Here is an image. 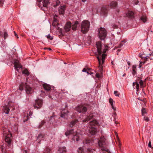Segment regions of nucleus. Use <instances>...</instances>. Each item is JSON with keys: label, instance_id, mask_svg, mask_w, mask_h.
<instances>
[{"label": "nucleus", "instance_id": "72a5a7b5", "mask_svg": "<svg viewBox=\"0 0 153 153\" xmlns=\"http://www.w3.org/2000/svg\"><path fill=\"white\" fill-rule=\"evenodd\" d=\"M45 122L44 121H42L41 123L39 124V125L38 126V128H40L41 127H42V126L44 125V124L45 123Z\"/></svg>", "mask_w": 153, "mask_h": 153}, {"label": "nucleus", "instance_id": "f03ea898", "mask_svg": "<svg viewBox=\"0 0 153 153\" xmlns=\"http://www.w3.org/2000/svg\"><path fill=\"white\" fill-rule=\"evenodd\" d=\"M3 135L5 137V141L9 145L11 141L12 134L7 126L2 128Z\"/></svg>", "mask_w": 153, "mask_h": 153}, {"label": "nucleus", "instance_id": "6e6552de", "mask_svg": "<svg viewBox=\"0 0 153 153\" xmlns=\"http://www.w3.org/2000/svg\"><path fill=\"white\" fill-rule=\"evenodd\" d=\"M13 63L14 65V67H15V69L18 72L19 71V70L20 68H22V66L18 60H14L13 61Z\"/></svg>", "mask_w": 153, "mask_h": 153}, {"label": "nucleus", "instance_id": "4468645a", "mask_svg": "<svg viewBox=\"0 0 153 153\" xmlns=\"http://www.w3.org/2000/svg\"><path fill=\"white\" fill-rule=\"evenodd\" d=\"M71 23L70 22H68L65 25L64 29L66 32L69 31L71 27Z\"/></svg>", "mask_w": 153, "mask_h": 153}, {"label": "nucleus", "instance_id": "603ef678", "mask_svg": "<svg viewBox=\"0 0 153 153\" xmlns=\"http://www.w3.org/2000/svg\"><path fill=\"white\" fill-rule=\"evenodd\" d=\"M88 150L90 152H93V150L92 149H88Z\"/></svg>", "mask_w": 153, "mask_h": 153}, {"label": "nucleus", "instance_id": "0e129e2a", "mask_svg": "<svg viewBox=\"0 0 153 153\" xmlns=\"http://www.w3.org/2000/svg\"><path fill=\"white\" fill-rule=\"evenodd\" d=\"M38 1L39 2H40L41 1V0H38Z\"/></svg>", "mask_w": 153, "mask_h": 153}, {"label": "nucleus", "instance_id": "c9c22d12", "mask_svg": "<svg viewBox=\"0 0 153 153\" xmlns=\"http://www.w3.org/2000/svg\"><path fill=\"white\" fill-rule=\"evenodd\" d=\"M146 113V110L145 108H142V115H144Z\"/></svg>", "mask_w": 153, "mask_h": 153}, {"label": "nucleus", "instance_id": "473e14b6", "mask_svg": "<svg viewBox=\"0 0 153 153\" xmlns=\"http://www.w3.org/2000/svg\"><path fill=\"white\" fill-rule=\"evenodd\" d=\"M22 74H26L27 76L29 74V72L27 69H25L22 71Z\"/></svg>", "mask_w": 153, "mask_h": 153}, {"label": "nucleus", "instance_id": "69168bd1", "mask_svg": "<svg viewBox=\"0 0 153 153\" xmlns=\"http://www.w3.org/2000/svg\"><path fill=\"white\" fill-rule=\"evenodd\" d=\"M54 21H56V19L54 18Z\"/></svg>", "mask_w": 153, "mask_h": 153}, {"label": "nucleus", "instance_id": "a19ab883", "mask_svg": "<svg viewBox=\"0 0 153 153\" xmlns=\"http://www.w3.org/2000/svg\"><path fill=\"white\" fill-rule=\"evenodd\" d=\"M47 38L48 39H49L51 40H52L53 39V38L51 36L50 34H48L47 36H46Z\"/></svg>", "mask_w": 153, "mask_h": 153}, {"label": "nucleus", "instance_id": "e2e57ef3", "mask_svg": "<svg viewBox=\"0 0 153 153\" xmlns=\"http://www.w3.org/2000/svg\"><path fill=\"white\" fill-rule=\"evenodd\" d=\"M126 75V74H124L123 75V76H124Z\"/></svg>", "mask_w": 153, "mask_h": 153}, {"label": "nucleus", "instance_id": "7c9ffc66", "mask_svg": "<svg viewBox=\"0 0 153 153\" xmlns=\"http://www.w3.org/2000/svg\"><path fill=\"white\" fill-rule=\"evenodd\" d=\"M132 74L134 75H135V74L136 73V67L135 66L133 65L132 67Z\"/></svg>", "mask_w": 153, "mask_h": 153}, {"label": "nucleus", "instance_id": "052dcab7", "mask_svg": "<svg viewBox=\"0 0 153 153\" xmlns=\"http://www.w3.org/2000/svg\"><path fill=\"white\" fill-rule=\"evenodd\" d=\"M48 50H49L51 51L52 50V49H51V48H48Z\"/></svg>", "mask_w": 153, "mask_h": 153}, {"label": "nucleus", "instance_id": "423d86ee", "mask_svg": "<svg viewBox=\"0 0 153 153\" xmlns=\"http://www.w3.org/2000/svg\"><path fill=\"white\" fill-rule=\"evenodd\" d=\"M105 138L104 137H102L100 140L98 141L99 146L100 147H103L105 145ZM101 149L102 151H106L105 148H102Z\"/></svg>", "mask_w": 153, "mask_h": 153}, {"label": "nucleus", "instance_id": "f8f14e48", "mask_svg": "<svg viewBox=\"0 0 153 153\" xmlns=\"http://www.w3.org/2000/svg\"><path fill=\"white\" fill-rule=\"evenodd\" d=\"M10 111L9 104L7 105H4L3 107V111L6 114H8Z\"/></svg>", "mask_w": 153, "mask_h": 153}, {"label": "nucleus", "instance_id": "9b49d317", "mask_svg": "<svg viewBox=\"0 0 153 153\" xmlns=\"http://www.w3.org/2000/svg\"><path fill=\"white\" fill-rule=\"evenodd\" d=\"M89 131V133L92 135L95 134L97 132V129L93 126H91V127H90Z\"/></svg>", "mask_w": 153, "mask_h": 153}, {"label": "nucleus", "instance_id": "58836bf2", "mask_svg": "<svg viewBox=\"0 0 153 153\" xmlns=\"http://www.w3.org/2000/svg\"><path fill=\"white\" fill-rule=\"evenodd\" d=\"M90 142V141L88 139H85V140L83 141V143L85 144H88Z\"/></svg>", "mask_w": 153, "mask_h": 153}, {"label": "nucleus", "instance_id": "a878e982", "mask_svg": "<svg viewBox=\"0 0 153 153\" xmlns=\"http://www.w3.org/2000/svg\"><path fill=\"white\" fill-rule=\"evenodd\" d=\"M78 24L79 23L78 21H76L75 22L74 24L72 26V29L73 30H75L76 29L77 26Z\"/></svg>", "mask_w": 153, "mask_h": 153}, {"label": "nucleus", "instance_id": "8fccbe9b", "mask_svg": "<svg viewBox=\"0 0 153 153\" xmlns=\"http://www.w3.org/2000/svg\"><path fill=\"white\" fill-rule=\"evenodd\" d=\"M96 76L97 78H99L100 77V75L98 73H97L96 74Z\"/></svg>", "mask_w": 153, "mask_h": 153}, {"label": "nucleus", "instance_id": "c03bdc74", "mask_svg": "<svg viewBox=\"0 0 153 153\" xmlns=\"http://www.w3.org/2000/svg\"><path fill=\"white\" fill-rule=\"evenodd\" d=\"M89 70L90 68H88L86 69L85 68H84L82 70V71L83 72H86L87 71H89Z\"/></svg>", "mask_w": 153, "mask_h": 153}, {"label": "nucleus", "instance_id": "2f4dec72", "mask_svg": "<svg viewBox=\"0 0 153 153\" xmlns=\"http://www.w3.org/2000/svg\"><path fill=\"white\" fill-rule=\"evenodd\" d=\"M55 120L54 117L53 116H51L50 119V123L53 124V121Z\"/></svg>", "mask_w": 153, "mask_h": 153}, {"label": "nucleus", "instance_id": "e433bc0d", "mask_svg": "<svg viewBox=\"0 0 153 153\" xmlns=\"http://www.w3.org/2000/svg\"><path fill=\"white\" fill-rule=\"evenodd\" d=\"M43 153H51V150L48 148H47Z\"/></svg>", "mask_w": 153, "mask_h": 153}, {"label": "nucleus", "instance_id": "de8ad7c7", "mask_svg": "<svg viewBox=\"0 0 153 153\" xmlns=\"http://www.w3.org/2000/svg\"><path fill=\"white\" fill-rule=\"evenodd\" d=\"M4 0H1L0 1V4L1 6H3V4L4 2Z\"/></svg>", "mask_w": 153, "mask_h": 153}, {"label": "nucleus", "instance_id": "412c9836", "mask_svg": "<svg viewBox=\"0 0 153 153\" xmlns=\"http://www.w3.org/2000/svg\"><path fill=\"white\" fill-rule=\"evenodd\" d=\"M113 100L111 98H110L109 100V102L110 103L112 108L114 110V111H116V108L113 105Z\"/></svg>", "mask_w": 153, "mask_h": 153}, {"label": "nucleus", "instance_id": "5701e85b", "mask_svg": "<svg viewBox=\"0 0 153 153\" xmlns=\"http://www.w3.org/2000/svg\"><path fill=\"white\" fill-rule=\"evenodd\" d=\"M78 120H75L72 121L70 123L69 126L70 127H72L74 126L76 123H77Z\"/></svg>", "mask_w": 153, "mask_h": 153}, {"label": "nucleus", "instance_id": "13d9d810", "mask_svg": "<svg viewBox=\"0 0 153 153\" xmlns=\"http://www.w3.org/2000/svg\"><path fill=\"white\" fill-rule=\"evenodd\" d=\"M86 1V0H82V1L83 2H85V1Z\"/></svg>", "mask_w": 153, "mask_h": 153}, {"label": "nucleus", "instance_id": "6ab92c4d", "mask_svg": "<svg viewBox=\"0 0 153 153\" xmlns=\"http://www.w3.org/2000/svg\"><path fill=\"white\" fill-rule=\"evenodd\" d=\"M50 0H44L43 1V6L46 8L48 7V5L50 4Z\"/></svg>", "mask_w": 153, "mask_h": 153}, {"label": "nucleus", "instance_id": "864d4df0", "mask_svg": "<svg viewBox=\"0 0 153 153\" xmlns=\"http://www.w3.org/2000/svg\"><path fill=\"white\" fill-rule=\"evenodd\" d=\"M113 115H114L115 116H116L117 115L116 113L115 112H114Z\"/></svg>", "mask_w": 153, "mask_h": 153}, {"label": "nucleus", "instance_id": "338daca9", "mask_svg": "<svg viewBox=\"0 0 153 153\" xmlns=\"http://www.w3.org/2000/svg\"><path fill=\"white\" fill-rule=\"evenodd\" d=\"M25 153H27V151L26 150L25 151Z\"/></svg>", "mask_w": 153, "mask_h": 153}, {"label": "nucleus", "instance_id": "a18cd8bd", "mask_svg": "<svg viewBox=\"0 0 153 153\" xmlns=\"http://www.w3.org/2000/svg\"><path fill=\"white\" fill-rule=\"evenodd\" d=\"M144 120L145 121L148 122L149 120V118L147 117H144Z\"/></svg>", "mask_w": 153, "mask_h": 153}, {"label": "nucleus", "instance_id": "7ed1b4c3", "mask_svg": "<svg viewBox=\"0 0 153 153\" xmlns=\"http://www.w3.org/2000/svg\"><path fill=\"white\" fill-rule=\"evenodd\" d=\"M98 37L100 40H104L105 38L107 32L105 28L103 27H100L98 30Z\"/></svg>", "mask_w": 153, "mask_h": 153}, {"label": "nucleus", "instance_id": "c85d7f7f", "mask_svg": "<svg viewBox=\"0 0 153 153\" xmlns=\"http://www.w3.org/2000/svg\"><path fill=\"white\" fill-rule=\"evenodd\" d=\"M146 16L145 15H143L142 16H141L140 18V19L143 22H146Z\"/></svg>", "mask_w": 153, "mask_h": 153}, {"label": "nucleus", "instance_id": "b1692460", "mask_svg": "<svg viewBox=\"0 0 153 153\" xmlns=\"http://www.w3.org/2000/svg\"><path fill=\"white\" fill-rule=\"evenodd\" d=\"M117 5V3L116 1H112L110 4V6L111 8L115 7Z\"/></svg>", "mask_w": 153, "mask_h": 153}, {"label": "nucleus", "instance_id": "f704fd0d", "mask_svg": "<svg viewBox=\"0 0 153 153\" xmlns=\"http://www.w3.org/2000/svg\"><path fill=\"white\" fill-rule=\"evenodd\" d=\"M67 113L65 112L63 113V114L62 113L61 115V117H65L66 115H68V113H69V112L68 111H67Z\"/></svg>", "mask_w": 153, "mask_h": 153}, {"label": "nucleus", "instance_id": "bb28decb", "mask_svg": "<svg viewBox=\"0 0 153 153\" xmlns=\"http://www.w3.org/2000/svg\"><path fill=\"white\" fill-rule=\"evenodd\" d=\"M74 132V130L72 129L70 130H68L65 132V135L67 136L71 134H73Z\"/></svg>", "mask_w": 153, "mask_h": 153}, {"label": "nucleus", "instance_id": "37998d69", "mask_svg": "<svg viewBox=\"0 0 153 153\" xmlns=\"http://www.w3.org/2000/svg\"><path fill=\"white\" fill-rule=\"evenodd\" d=\"M139 83L140 85V86L141 87H142L143 84V82L142 80H141L139 82Z\"/></svg>", "mask_w": 153, "mask_h": 153}, {"label": "nucleus", "instance_id": "cd10ccee", "mask_svg": "<svg viewBox=\"0 0 153 153\" xmlns=\"http://www.w3.org/2000/svg\"><path fill=\"white\" fill-rule=\"evenodd\" d=\"M116 135L117 137V143L118 144L119 146L120 147L121 146V143L120 141L119 137H118V134L117 133H116Z\"/></svg>", "mask_w": 153, "mask_h": 153}, {"label": "nucleus", "instance_id": "774afa93", "mask_svg": "<svg viewBox=\"0 0 153 153\" xmlns=\"http://www.w3.org/2000/svg\"><path fill=\"white\" fill-rule=\"evenodd\" d=\"M79 149H80V150H82V148H80Z\"/></svg>", "mask_w": 153, "mask_h": 153}, {"label": "nucleus", "instance_id": "3c124183", "mask_svg": "<svg viewBox=\"0 0 153 153\" xmlns=\"http://www.w3.org/2000/svg\"><path fill=\"white\" fill-rule=\"evenodd\" d=\"M14 33H15V36L16 37H17V38H19L18 36V35H17V34L14 31Z\"/></svg>", "mask_w": 153, "mask_h": 153}, {"label": "nucleus", "instance_id": "f257e3e1", "mask_svg": "<svg viewBox=\"0 0 153 153\" xmlns=\"http://www.w3.org/2000/svg\"><path fill=\"white\" fill-rule=\"evenodd\" d=\"M96 47L97 48V51L98 54H96V57L97 58L99 63V67L100 68L99 71L101 72V71L102 70V66L101 65V60L100 59L99 56H100L102 54V52H103V53L102 55V64H103L105 61V59L106 55L105 53L106 52L107 50H108V46H106L103 49V51H102V45L101 44V42L100 41H98L96 43Z\"/></svg>", "mask_w": 153, "mask_h": 153}, {"label": "nucleus", "instance_id": "0eeeda50", "mask_svg": "<svg viewBox=\"0 0 153 153\" xmlns=\"http://www.w3.org/2000/svg\"><path fill=\"white\" fill-rule=\"evenodd\" d=\"M43 103V101L42 100L38 99L36 100L33 105L34 108L37 109L41 108L42 106Z\"/></svg>", "mask_w": 153, "mask_h": 153}, {"label": "nucleus", "instance_id": "dca6fc26", "mask_svg": "<svg viewBox=\"0 0 153 153\" xmlns=\"http://www.w3.org/2000/svg\"><path fill=\"white\" fill-rule=\"evenodd\" d=\"M94 116L92 114H90L87 117L84 119L83 121V122H87L91 120L93 118Z\"/></svg>", "mask_w": 153, "mask_h": 153}, {"label": "nucleus", "instance_id": "79ce46f5", "mask_svg": "<svg viewBox=\"0 0 153 153\" xmlns=\"http://www.w3.org/2000/svg\"><path fill=\"white\" fill-rule=\"evenodd\" d=\"M4 39H6L8 36V35L7 33V32H4Z\"/></svg>", "mask_w": 153, "mask_h": 153}, {"label": "nucleus", "instance_id": "bf43d9fd", "mask_svg": "<svg viewBox=\"0 0 153 153\" xmlns=\"http://www.w3.org/2000/svg\"><path fill=\"white\" fill-rule=\"evenodd\" d=\"M111 64H112V65H114V63H113V61H111Z\"/></svg>", "mask_w": 153, "mask_h": 153}, {"label": "nucleus", "instance_id": "6e6d98bb", "mask_svg": "<svg viewBox=\"0 0 153 153\" xmlns=\"http://www.w3.org/2000/svg\"><path fill=\"white\" fill-rule=\"evenodd\" d=\"M87 71L86 72L88 74H91L89 72V71Z\"/></svg>", "mask_w": 153, "mask_h": 153}, {"label": "nucleus", "instance_id": "393cba45", "mask_svg": "<svg viewBox=\"0 0 153 153\" xmlns=\"http://www.w3.org/2000/svg\"><path fill=\"white\" fill-rule=\"evenodd\" d=\"M65 152H66V148L65 147H63L59 148L57 153H63Z\"/></svg>", "mask_w": 153, "mask_h": 153}, {"label": "nucleus", "instance_id": "20e7f679", "mask_svg": "<svg viewBox=\"0 0 153 153\" xmlns=\"http://www.w3.org/2000/svg\"><path fill=\"white\" fill-rule=\"evenodd\" d=\"M89 22L87 20L83 21L82 23L81 31L83 33H86L89 29Z\"/></svg>", "mask_w": 153, "mask_h": 153}, {"label": "nucleus", "instance_id": "1a4fd4ad", "mask_svg": "<svg viewBox=\"0 0 153 153\" xmlns=\"http://www.w3.org/2000/svg\"><path fill=\"white\" fill-rule=\"evenodd\" d=\"M25 90L27 94H31L33 92V90L27 83L25 85Z\"/></svg>", "mask_w": 153, "mask_h": 153}, {"label": "nucleus", "instance_id": "f3484780", "mask_svg": "<svg viewBox=\"0 0 153 153\" xmlns=\"http://www.w3.org/2000/svg\"><path fill=\"white\" fill-rule=\"evenodd\" d=\"M98 124V122L95 120H94L92 121H91L89 123V125L91 126H95Z\"/></svg>", "mask_w": 153, "mask_h": 153}, {"label": "nucleus", "instance_id": "2eb2a0df", "mask_svg": "<svg viewBox=\"0 0 153 153\" xmlns=\"http://www.w3.org/2000/svg\"><path fill=\"white\" fill-rule=\"evenodd\" d=\"M143 55H146V57L143 56H141L140 57L142 59L144 58V62H143V63H144L147 60L148 58L149 57V58H150V56H151L152 55L151 53H149L148 54H146L145 53H143Z\"/></svg>", "mask_w": 153, "mask_h": 153}, {"label": "nucleus", "instance_id": "ddd939ff", "mask_svg": "<svg viewBox=\"0 0 153 153\" xmlns=\"http://www.w3.org/2000/svg\"><path fill=\"white\" fill-rule=\"evenodd\" d=\"M126 16L129 18H133L134 17V12L131 11H128L126 13Z\"/></svg>", "mask_w": 153, "mask_h": 153}, {"label": "nucleus", "instance_id": "a211bd4d", "mask_svg": "<svg viewBox=\"0 0 153 153\" xmlns=\"http://www.w3.org/2000/svg\"><path fill=\"white\" fill-rule=\"evenodd\" d=\"M107 10L106 7H102L101 10V13L103 15H105L107 14Z\"/></svg>", "mask_w": 153, "mask_h": 153}, {"label": "nucleus", "instance_id": "5fc2aeb1", "mask_svg": "<svg viewBox=\"0 0 153 153\" xmlns=\"http://www.w3.org/2000/svg\"><path fill=\"white\" fill-rule=\"evenodd\" d=\"M27 119L26 120H24L23 122H26V121H27V120H28V117H27Z\"/></svg>", "mask_w": 153, "mask_h": 153}, {"label": "nucleus", "instance_id": "4d7b16f0", "mask_svg": "<svg viewBox=\"0 0 153 153\" xmlns=\"http://www.w3.org/2000/svg\"><path fill=\"white\" fill-rule=\"evenodd\" d=\"M122 45H123L121 44V43H120V45L119 47V48L121 47Z\"/></svg>", "mask_w": 153, "mask_h": 153}, {"label": "nucleus", "instance_id": "49530a36", "mask_svg": "<svg viewBox=\"0 0 153 153\" xmlns=\"http://www.w3.org/2000/svg\"><path fill=\"white\" fill-rule=\"evenodd\" d=\"M148 146L149 147L151 148H153V147L152 146L151 143V142L150 141L148 145Z\"/></svg>", "mask_w": 153, "mask_h": 153}, {"label": "nucleus", "instance_id": "c756f323", "mask_svg": "<svg viewBox=\"0 0 153 153\" xmlns=\"http://www.w3.org/2000/svg\"><path fill=\"white\" fill-rule=\"evenodd\" d=\"M133 85L134 87L136 85V88L137 89V91L139 88V85L138 82H133Z\"/></svg>", "mask_w": 153, "mask_h": 153}, {"label": "nucleus", "instance_id": "09e8293b", "mask_svg": "<svg viewBox=\"0 0 153 153\" xmlns=\"http://www.w3.org/2000/svg\"><path fill=\"white\" fill-rule=\"evenodd\" d=\"M43 138V135L41 134H39V135L38 137H37V139H38L39 138Z\"/></svg>", "mask_w": 153, "mask_h": 153}, {"label": "nucleus", "instance_id": "ea45409f", "mask_svg": "<svg viewBox=\"0 0 153 153\" xmlns=\"http://www.w3.org/2000/svg\"><path fill=\"white\" fill-rule=\"evenodd\" d=\"M114 94L115 95V96L117 97H119L120 94L117 91H114Z\"/></svg>", "mask_w": 153, "mask_h": 153}, {"label": "nucleus", "instance_id": "39448f33", "mask_svg": "<svg viewBox=\"0 0 153 153\" xmlns=\"http://www.w3.org/2000/svg\"><path fill=\"white\" fill-rule=\"evenodd\" d=\"M89 108V105H80L76 107V111L79 113H85Z\"/></svg>", "mask_w": 153, "mask_h": 153}, {"label": "nucleus", "instance_id": "680f3d73", "mask_svg": "<svg viewBox=\"0 0 153 153\" xmlns=\"http://www.w3.org/2000/svg\"><path fill=\"white\" fill-rule=\"evenodd\" d=\"M128 65H130V63L129 62H128Z\"/></svg>", "mask_w": 153, "mask_h": 153}, {"label": "nucleus", "instance_id": "4c0bfd02", "mask_svg": "<svg viewBox=\"0 0 153 153\" xmlns=\"http://www.w3.org/2000/svg\"><path fill=\"white\" fill-rule=\"evenodd\" d=\"M60 1H59L58 0H56V4L53 5V7H56V6H58L60 4Z\"/></svg>", "mask_w": 153, "mask_h": 153}, {"label": "nucleus", "instance_id": "aec40b11", "mask_svg": "<svg viewBox=\"0 0 153 153\" xmlns=\"http://www.w3.org/2000/svg\"><path fill=\"white\" fill-rule=\"evenodd\" d=\"M43 87L46 90L49 91L51 89V87L50 85L47 84H44L43 85Z\"/></svg>", "mask_w": 153, "mask_h": 153}, {"label": "nucleus", "instance_id": "4be33fe9", "mask_svg": "<svg viewBox=\"0 0 153 153\" xmlns=\"http://www.w3.org/2000/svg\"><path fill=\"white\" fill-rule=\"evenodd\" d=\"M80 136L81 135L80 134H77L74 136L73 139L75 141L76 140L77 141H78L79 140Z\"/></svg>", "mask_w": 153, "mask_h": 153}, {"label": "nucleus", "instance_id": "9d476101", "mask_svg": "<svg viewBox=\"0 0 153 153\" xmlns=\"http://www.w3.org/2000/svg\"><path fill=\"white\" fill-rule=\"evenodd\" d=\"M65 10V5L60 6L58 9V11L60 15H63Z\"/></svg>", "mask_w": 153, "mask_h": 153}]
</instances>
